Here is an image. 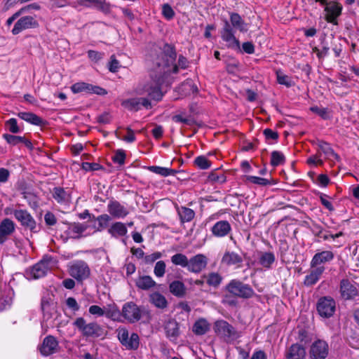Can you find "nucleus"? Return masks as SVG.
Wrapping results in <instances>:
<instances>
[{
    "label": "nucleus",
    "instance_id": "obj_31",
    "mask_svg": "<svg viewBox=\"0 0 359 359\" xmlns=\"http://www.w3.org/2000/svg\"><path fill=\"white\" fill-rule=\"evenodd\" d=\"M165 330L167 337L171 339H176L180 334L179 325L175 320H169L166 323Z\"/></svg>",
    "mask_w": 359,
    "mask_h": 359
},
{
    "label": "nucleus",
    "instance_id": "obj_30",
    "mask_svg": "<svg viewBox=\"0 0 359 359\" xmlns=\"http://www.w3.org/2000/svg\"><path fill=\"white\" fill-rule=\"evenodd\" d=\"M137 287L142 290H149L155 287L157 283L150 276H141L135 280Z\"/></svg>",
    "mask_w": 359,
    "mask_h": 359
},
{
    "label": "nucleus",
    "instance_id": "obj_21",
    "mask_svg": "<svg viewBox=\"0 0 359 359\" xmlns=\"http://www.w3.org/2000/svg\"><path fill=\"white\" fill-rule=\"evenodd\" d=\"M243 257L238 253L233 251H226L221 259V264L226 266H236L240 267L243 263Z\"/></svg>",
    "mask_w": 359,
    "mask_h": 359
},
{
    "label": "nucleus",
    "instance_id": "obj_11",
    "mask_svg": "<svg viewBox=\"0 0 359 359\" xmlns=\"http://www.w3.org/2000/svg\"><path fill=\"white\" fill-rule=\"evenodd\" d=\"M328 353L329 346L325 341L321 339L315 341L309 349L311 359H325Z\"/></svg>",
    "mask_w": 359,
    "mask_h": 359
},
{
    "label": "nucleus",
    "instance_id": "obj_3",
    "mask_svg": "<svg viewBox=\"0 0 359 359\" xmlns=\"http://www.w3.org/2000/svg\"><path fill=\"white\" fill-rule=\"evenodd\" d=\"M225 290L233 297L250 299L255 295L252 287L238 279H232L226 285Z\"/></svg>",
    "mask_w": 359,
    "mask_h": 359
},
{
    "label": "nucleus",
    "instance_id": "obj_40",
    "mask_svg": "<svg viewBox=\"0 0 359 359\" xmlns=\"http://www.w3.org/2000/svg\"><path fill=\"white\" fill-rule=\"evenodd\" d=\"M205 278L207 284L214 287H217L223 280L222 276L217 272H211Z\"/></svg>",
    "mask_w": 359,
    "mask_h": 359
},
{
    "label": "nucleus",
    "instance_id": "obj_61",
    "mask_svg": "<svg viewBox=\"0 0 359 359\" xmlns=\"http://www.w3.org/2000/svg\"><path fill=\"white\" fill-rule=\"evenodd\" d=\"M319 278L310 271L309 274L305 276L304 283L306 286H311L316 284Z\"/></svg>",
    "mask_w": 359,
    "mask_h": 359
},
{
    "label": "nucleus",
    "instance_id": "obj_32",
    "mask_svg": "<svg viewBox=\"0 0 359 359\" xmlns=\"http://www.w3.org/2000/svg\"><path fill=\"white\" fill-rule=\"evenodd\" d=\"M150 303L158 309H163L167 307L168 302L165 297L158 292H152L149 295Z\"/></svg>",
    "mask_w": 359,
    "mask_h": 359
},
{
    "label": "nucleus",
    "instance_id": "obj_59",
    "mask_svg": "<svg viewBox=\"0 0 359 359\" xmlns=\"http://www.w3.org/2000/svg\"><path fill=\"white\" fill-rule=\"evenodd\" d=\"M329 196L325 194H320V201L322 203V205L328 210L333 211L334 210V206L332 205V203L328 200Z\"/></svg>",
    "mask_w": 359,
    "mask_h": 359
},
{
    "label": "nucleus",
    "instance_id": "obj_22",
    "mask_svg": "<svg viewBox=\"0 0 359 359\" xmlns=\"http://www.w3.org/2000/svg\"><path fill=\"white\" fill-rule=\"evenodd\" d=\"M334 255L332 251L324 250L317 252L313 257L310 266L311 267H316L322 266V264L332 262L334 259Z\"/></svg>",
    "mask_w": 359,
    "mask_h": 359
},
{
    "label": "nucleus",
    "instance_id": "obj_8",
    "mask_svg": "<svg viewBox=\"0 0 359 359\" xmlns=\"http://www.w3.org/2000/svg\"><path fill=\"white\" fill-rule=\"evenodd\" d=\"M11 213L22 226L29 229L32 232H37L36 221L27 210L16 209Z\"/></svg>",
    "mask_w": 359,
    "mask_h": 359
},
{
    "label": "nucleus",
    "instance_id": "obj_18",
    "mask_svg": "<svg viewBox=\"0 0 359 359\" xmlns=\"http://www.w3.org/2000/svg\"><path fill=\"white\" fill-rule=\"evenodd\" d=\"M15 229V223L8 218L4 219L0 222V244L4 243L9 236H11Z\"/></svg>",
    "mask_w": 359,
    "mask_h": 359
},
{
    "label": "nucleus",
    "instance_id": "obj_44",
    "mask_svg": "<svg viewBox=\"0 0 359 359\" xmlns=\"http://www.w3.org/2000/svg\"><path fill=\"white\" fill-rule=\"evenodd\" d=\"M41 309L43 312H49L53 306V295L48 293L41 299Z\"/></svg>",
    "mask_w": 359,
    "mask_h": 359
},
{
    "label": "nucleus",
    "instance_id": "obj_12",
    "mask_svg": "<svg viewBox=\"0 0 359 359\" xmlns=\"http://www.w3.org/2000/svg\"><path fill=\"white\" fill-rule=\"evenodd\" d=\"M90 273V268L84 261H77L69 268L70 276L79 281L88 278Z\"/></svg>",
    "mask_w": 359,
    "mask_h": 359
},
{
    "label": "nucleus",
    "instance_id": "obj_37",
    "mask_svg": "<svg viewBox=\"0 0 359 359\" xmlns=\"http://www.w3.org/2000/svg\"><path fill=\"white\" fill-rule=\"evenodd\" d=\"M275 260L276 257L274 254L270 252L261 253L259 259V264L266 269H270Z\"/></svg>",
    "mask_w": 359,
    "mask_h": 359
},
{
    "label": "nucleus",
    "instance_id": "obj_27",
    "mask_svg": "<svg viewBox=\"0 0 359 359\" xmlns=\"http://www.w3.org/2000/svg\"><path fill=\"white\" fill-rule=\"evenodd\" d=\"M87 225L81 223L70 224L66 231L67 236L72 238H79L87 229Z\"/></svg>",
    "mask_w": 359,
    "mask_h": 359
},
{
    "label": "nucleus",
    "instance_id": "obj_57",
    "mask_svg": "<svg viewBox=\"0 0 359 359\" xmlns=\"http://www.w3.org/2000/svg\"><path fill=\"white\" fill-rule=\"evenodd\" d=\"M247 179L251 183L261 185V186H266V185L270 184V182L269 180L262 178V177H259L248 176Z\"/></svg>",
    "mask_w": 359,
    "mask_h": 359
},
{
    "label": "nucleus",
    "instance_id": "obj_58",
    "mask_svg": "<svg viewBox=\"0 0 359 359\" xmlns=\"http://www.w3.org/2000/svg\"><path fill=\"white\" fill-rule=\"evenodd\" d=\"M310 110L320 116L323 119L328 118V112L326 108H320L317 106H313L310 108Z\"/></svg>",
    "mask_w": 359,
    "mask_h": 359
},
{
    "label": "nucleus",
    "instance_id": "obj_53",
    "mask_svg": "<svg viewBox=\"0 0 359 359\" xmlns=\"http://www.w3.org/2000/svg\"><path fill=\"white\" fill-rule=\"evenodd\" d=\"M162 15L165 19L170 20L174 18L175 11L169 4H165L162 6Z\"/></svg>",
    "mask_w": 359,
    "mask_h": 359
},
{
    "label": "nucleus",
    "instance_id": "obj_48",
    "mask_svg": "<svg viewBox=\"0 0 359 359\" xmlns=\"http://www.w3.org/2000/svg\"><path fill=\"white\" fill-rule=\"evenodd\" d=\"M5 126L12 133H18L20 132V128L18 125L17 120L11 118L5 122Z\"/></svg>",
    "mask_w": 359,
    "mask_h": 359
},
{
    "label": "nucleus",
    "instance_id": "obj_16",
    "mask_svg": "<svg viewBox=\"0 0 359 359\" xmlns=\"http://www.w3.org/2000/svg\"><path fill=\"white\" fill-rule=\"evenodd\" d=\"M340 293L343 299L349 300L353 299L358 294L355 283H351L348 279H343L340 282Z\"/></svg>",
    "mask_w": 359,
    "mask_h": 359
},
{
    "label": "nucleus",
    "instance_id": "obj_50",
    "mask_svg": "<svg viewBox=\"0 0 359 359\" xmlns=\"http://www.w3.org/2000/svg\"><path fill=\"white\" fill-rule=\"evenodd\" d=\"M129 332L128 330L125 327H119L117 330V337L122 345H129L126 343V339L128 338Z\"/></svg>",
    "mask_w": 359,
    "mask_h": 359
},
{
    "label": "nucleus",
    "instance_id": "obj_4",
    "mask_svg": "<svg viewBox=\"0 0 359 359\" xmlns=\"http://www.w3.org/2000/svg\"><path fill=\"white\" fill-rule=\"evenodd\" d=\"M214 332L226 343H231L240 337L236 328L224 320H218L214 323Z\"/></svg>",
    "mask_w": 359,
    "mask_h": 359
},
{
    "label": "nucleus",
    "instance_id": "obj_63",
    "mask_svg": "<svg viewBox=\"0 0 359 359\" xmlns=\"http://www.w3.org/2000/svg\"><path fill=\"white\" fill-rule=\"evenodd\" d=\"M307 163L310 165H323V161L321 159L320 155L316 154L308 158Z\"/></svg>",
    "mask_w": 359,
    "mask_h": 359
},
{
    "label": "nucleus",
    "instance_id": "obj_45",
    "mask_svg": "<svg viewBox=\"0 0 359 359\" xmlns=\"http://www.w3.org/2000/svg\"><path fill=\"white\" fill-rule=\"evenodd\" d=\"M95 220L98 222L97 231H101L108 226L109 222L111 220V217L107 214H103L96 217Z\"/></svg>",
    "mask_w": 359,
    "mask_h": 359
},
{
    "label": "nucleus",
    "instance_id": "obj_49",
    "mask_svg": "<svg viewBox=\"0 0 359 359\" xmlns=\"http://www.w3.org/2000/svg\"><path fill=\"white\" fill-rule=\"evenodd\" d=\"M194 164L203 170L208 169L210 166V162L203 156L196 157L194 160Z\"/></svg>",
    "mask_w": 359,
    "mask_h": 359
},
{
    "label": "nucleus",
    "instance_id": "obj_33",
    "mask_svg": "<svg viewBox=\"0 0 359 359\" xmlns=\"http://www.w3.org/2000/svg\"><path fill=\"white\" fill-rule=\"evenodd\" d=\"M18 116L21 119L35 126H41L43 124V120L32 112L21 111L18 114Z\"/></svg>",
    "mask_w": 359,
    "mask_h": 359
},
{
    "label": "nucleus",
    "instance_id": "obj_64",
    "mask_svg": "<svg viewBox=\"0 0 359 359\" xmlns=\"http://www.w3.org/2000/svg\"><path fill=\"white\" fill-rule=\"evenodd\" d=\"M120 312L116 306H112L111 308H108L105 310L104 316L108 318H111L115 319L117 316H118Z\"/></svg>",
    "mask_w": 359,
    "mask_h": 359
},
{
    "label": "nucleus",
    "instance_id": "obj_55",
    "mask_svg": "<svg viewBox=\"0 0 359 359\" xmlns=\"http://www.w3.org/2000/svg\"><path fill=\"white\" fill-rule=\"evenodd\" d=\"M127 135H122L121 133L118 135V138L121 139L122 140L131 143L133 142L135 140V136L134 131L129 127L126 128Z\"/></svg>",
    "mask_w": 359,
    "mask_h": 359
},
{
    "label": "nucleus",
    "instance_id": "obj_25",
    "mask_svg": "<svg viewBox=\"0 0 359 359\" xmlns=\"http://www.w3.org/2000/svg\"><path fill=\"white\" fill-rule=\"evenodd\" d=\"M3 138L11 146L23 144L27 149L30 150L33 149V145L31 141L26 139L25 137L5 133L3 135Z\"/></svg>",
    "mask_w": 359,
    "mask_h": 359
},
{
    "label": "nucleus",
    "instance_id": "obj_52",
    "mask_svg": "<svg viewBox=\"0 0 359 359\" xmlns=\"http://www.w3.org/2000/svg\"><path fill=\"white\" fill-rule=\"evenodd\" d=\"M126 160L125 151L122 149H118L116 151L114 156L112 157V161L114 163L118 165H123Z\"/></svg>",
    "mask_w": 359,
    "mask_h": 359
},
{
    "label": "nucleus",
    "instance_id": "obj_29",
    "mask_svg": "<svg viewBox=\"0 0 359 359\" xmlns=\"http://www.w3.org/2000/svg\"><path fill=\"white\" fill-rule=\"evenodd\" d=\"M210 329V324L203 318L198 319L193 325L192 331L196 335H204Z\"/></svg>",
    "mask_w": 359,
    "mask_h": 359
},
{
    "label": "nucleus",
    "instance_id": "obj_28",
    "mask_svg": "<svg viewBox=\"0 0 359 359\" xmlns=\"http://www.w3.org/2000/svg\"><path fill=\"white\" fill-rule=\"evenodd\" d=\"M318 147L325 154V158L330 161H339V156L336 154L330 145L324 141L318 140L317 142Z\"/></svg>",
    "mask_w": 359,
    "mask_h": 359
},
{
    "label": "nucleus",
    "instance_id": "obj_17",
    "mask_svg": "<svg viewBox=\"0 0 359 359\" xmlns=\"http://www.w3.org/2000/svg\"><path fill=\"white\" fill-rule=\"evenodd\" d=\"M122 106L130 111H138L141 109V106L147 109H150L151 104L150 102L144 97L131 98L125 100L121 103Z\"/></svg>",
    "mask_w": 359,
    "mask_h": 359
},
{
    "label": "nucleus",
    "instance_id": "obj_38",
    "mask_svg": "<svg viewBox=\"0 0 359 359\" xmlns=\"http://www.w3.org/2000/svg\"><path fill=\"white\" fill-rule=\"evenodd\" d=\"M177 212L182 222H189L193 219L195 216L194 211L187 207H181L177 209Z\"/></svg>",
    "mask_w": 359,
    "mask_h": 359
},
{
    "label": "nucleus",
    "instance_id": "obj_43",
    "mask_svg": "<svg viewBox=\"0 0 359 359\" xmlns=\"http://www.w3.org/2000/svg\"><path fill=\"white\" fill-rule=\"evenodd\" d=\"M285 158L283 154L278 151H273L271 153V165L276 167L285 163Z\"/></svg>",
    "mask_w": 359,
    "mask_h": 359
},
{
    "label": "nucleus",
    "instance_id": "obj_26",
    "mask_svg": "<svg viewBox=\"0 0 359 359\" xmlns=\"http://www.w3.org/2000/svg\"><path fill=\"white\" fill-rule=\"evenodd\" d=\"M286 359H305L306 350L299 344H292L285 353Z\"/></svg>",
    "mask_w": 359,
    "mask_h": 359
},
{
    "label": "nucleus",
    "instance_id": "obj_2",
    "mask_svg": "<svg viewBox=\"0 0 359 359\" xmlns=\"http://www.w3.org/2000/svg\"><path fill=\"white\" fill-rule=\"evenodd\" d=\"M234 29H238L241 32H246L248 31L247 24L241 15L236 13L230 15V21H224V27L220 31V34L228 48L238 49L240 48V42L235 36Z\"/></svg>",
    "mask_w": 359,
    "mask_h": 359
},
{
    "label": "nucleus",
    "instance_id": "obj_9",
    "mask_svg": "<svg viewBox=\"0 0 359 359\" xmlns=\"http://www.w3.org/2000/svg\"><path fill=\"white\" fill-rule=\"evenodd\" d=\"M122 316L130 323L139 321L142 318V311L134 302L126 303L121 310Z\"/></svg>",
    "mask_w": 359,
    "mask_h": 359
},
{
    "label": "nucleus",
    "instance_id": "obj_5",
    "mask_svg": "<svg viewBox=\"0 0 359 359\" xmlns=\"http://www.w3.org/2000/svg\"><path fill=\"white\" fill-rule=\"evenodd\" d=\"M73 325L79 329L82 335L86 337H98L101 336L102 330L96 323H86L82 317L77 318Z\"/></svg>",
    "mask_w": 359,
    "mask_h": 359
},
{
    "label": "nucleus",
    "instance_id": "obj_62",
    "mask_svg": "<svg viewBox=\"0 0 359 359\" xmlns=\"http://www.w3.org/2000/svg\"><path fill=\"white\" fill-rule=\"evenodd\" d=\"M89 313L97 316H103L105 314V310L97 305H92L89 307Z\"/></svg>",
    "mask_w": 359,
    "mask_h": 359
},
{
    "label": "nucleus",
    "instance_id": "obj_39",
    "mask_svg": "<svg viewBox=\"0 0 359 359\" xmlns=\"http://www.w3.org/2000/svg\"><path fill=\"white\" fill-rule=\"evenodd\" d=\"M148 170L154 173L163 177L175 175L177 173V170H175L156 165L149 166Z\"/></svg>",
    "mask_w": 359,
    "mask_h": 359
},
{
    "label": "nucleus",
    "instance_id": "obj_56",
    "mask_svg": "<svg viewBox=\"0 0 359 359\" xmlns=\"http://www.w3.org/2000/svg\"><path fill=\"white\" fill-rule=\"evenodd\" d=\"M81 168L86 171H95L103 169V167L97 163L84 162L81 164Z\"/></svg>",
    "mask_w": 359,
    "mask_h": 359
},
{
    "label": "nucleus",
    "instance_id": "obj_20",
    "mask_svg": "<svg viewBox=\"0 0 359 359\" xmlns=\"http://www.w3.org/2000/svg\"><path fill=\"white\" fill-rule=\"evenodd\" d=\"M57 347V341L54 337L50 335L45 337L39 349L43 355L48 356L55 353Z\"/></svg>",
    "mask_w": 359,
    "mask_h": 359
},
{
    "label": "nucleus",
    "instance_id": "obj_23",
    "mask_svg": "<svg viewBox=\"0 0 359 359\" xmlns=\"http://www.w3.org/2000/svg\"><path fill=\"white\" fill-rule=\"evenodd\" d=\"M231 231V226L226 220H220L216 222L211 228L213 236L222 238L227 236Z\"/></svg>",
    "mask_w": 359,
    "mask_h": 359
},
{
    "label": "nucleus",
    "instance_id": "obj_42",
    "mask_svg": "<svg viewBox=\"0 0 359 359\" xmlns=\"http://www.w3.org/2000/svg\"><path fill=\"white\" fill-rule=\"evenodd\" d=\"M126 343H128L129 345H123L126 349L137 350L140 344V338L138 334L136 333H132L126 339Z\"/></svg>",
    "mask_w": 359,
    "mask_h": 359
},
{
    "label": "nucleus",
    "instance_id": "obj_46",
    "mask_svg": "<svg viewBox=\"0 0 359 359\" xmlns=\"http://www.w3.org/2000/svg\"><path fill=\"white\" fill-rule=\"evenodd\" d=\"M166 264L164 261H158L154 269V273L157 278H162L165 273Z\"/></svg>",
    "mask_w": 359,
    "mask_h": 359
},
{
    "label": "nucleus",
    "instance_id": "obj_51",
    "mask_svg": "<svg viewBox=\"0 0 359 359\" xmlns=\"http://www.w3.org/2000/svg\"><path fill=\"white\" fill-rule=\"evenodd\" d=\"M30 6H25L21 8L20 10L16 11L14 14H13L12 16H11L7 20H6V25L11 26L12 23L20 15L22 14L27 13L29 10Z\"/></svg>",
    "mask_w": 359,
    "mask_h": 359
},
{
    "label": "nucleus",
    "instance_id": "obj_24",
    "mask_svg": "<svg viewBox=\"0 0 359 359\" xmlns=\"http://www.w3.org/2000/svg\"><path fill=\"white\" fill-rule=\"evenodd\" d=\"M74 4L75 6L92 8L103 12L109 11V5L101 0H77Z\"/></svg>",
    "mask_w": 359,
    "mask_h": 359
},
{
    "label": "nucleus",
    "instance_id": "obj_60",
    "mask_svg": "<svg viewBox=\"0 0 359 359\" xmlns=\"http://www.w3.org/2000/svg\"><path fill=\"white\" fill-rule=\"evenodd\" d=\"M66 304L74 312L78 311L80 309L79 304L74 297H68L66 300Z\"/></svg>",
    "mask_w": 359,
    "mask_h": 359
},
{
    "label": "nucleus",
    "instance_id": "obj_13",
    "mask_svg": "<svg viewBox=\"0 0 359 359\" xmlns=\"http://www.w3.org/2000/svg\"><path fill=\"white\" fill-rule=\"evenodd\" d=\"M38 26L39 23L34 16L26 15L21 17L15 22L11 32L13 35H17L23 30L36 28Z\"/></svg>",
    "mask_w": 359,
    "mask_h": 359
},
{
    "label": "nucleus",
    "instance_id": "obj_6",
    "mask_svg": "<svg viewBox=\"0 0 359 359\" xmlns=\"http://www.w3.org/2000/svg\"><path fill=\"white\" fill-rule=\"evenodd\" d=\"M316 309L322 318H329L335 313L336 302L331 297H320L318 301Z\"/></svg>",
    "mask_w": 359,
    "mask_h": 359
},
{
    "label": "nucleus",
    "instance_id": "obj_34",
    "mask_svg": "<svg viewBox=\"0 0 359 359\" xmlns=\"http://www.w3.org/2000/svg\"><path fill=\"white\" fill-rule=\"evenodd\" d=\"M53 197L60 204H67L70 201L69 194L61 187L53 189Z\"/></svg>",
    "mask_w": 359,
    "mask_h": 359
},
{
    "label": "nucleus",
    "instance_id": "obj_54",
    "mask_svg": "<svg viewBox=\"0 0 359 359\" xmlns=\"http://www.w3.org/2000/svg\"><path fill=\"white\" fill-rule=\"evenodd\" d=\"M163 256L161 252H155L152 254L145 255L143 262L146 264H151Z\"/></svg>",
    "mask_w": 359,
    "mask_h": 359
},
{
    "label": "nucleus",
    "instance_id": "obj_47",
    "mask_svg": "<svg viewBox=\"0 0 359 359\" xmlns=\"http://www.w3.org/2000/svg\"><path fill=\"white\" fill-rule=\"evenodd\" d=\"M277 81L279 84L284 85L286 87H291L293 85V82L290 76L283 74L278 71L276 72Z\"/></svg>",
    "mask_w": 359,
    "mask_h": 359
},
{
    "label": "nucleus",
    "instance_id": "obj_7",
    "mask_svg": "<svg viewBox=\"0 0 359 359\" xmlns=\"http://www.w3.org/2000/svg\"><path fill=\"white\" fill-rule=\"evenodd\" d=\"M324 11L325 13V20L334 25H338V18L341 15L343 6L339 1H330L329 4H324Z\"/></svg>",
    "mask_w": 359,
    "mask_h": 359
},
{
    "label": "nucleus",
    "instance_id": "obj_19",
    "mask_svg": "<svg viewBox=\"0 0 359 359\" xmlns=\"http://www.w3.org/2000/svg\"><path fill=\"white\" fill-rule=\"evenodd\" d=\"M107 210L114 218H123L129 213L128 209L117 201H110L107 205Z\"/></svg>",
    "mask_w": 359,
    "mask_h": 359
},
{
    "label": "nucleus",
    "instance_id": "obj_14",
    "mask_svg": "<svg viewBox=\"0 0 359 359\" xmlns=\"http://www.w3.org/2000/svg\"><path fill=\"white\" fill-rule=\"evenodd\" d=\"M208 259L203 254H198L188 260L187 269L191 273H199L207 266Z\"/></svg>",
    "mask_w": 359,
    "mask_h": 359
},
{
    "label": "nucleus",
    "instance_id": "obj_1",
    "mask_svg": "<svg viewBox=\"0 0 359 359\" xmlns=\"http://www.w3.org/2000/svg\"><path fill=\"white\" fill-rule=\"evenodd\" d=\"M177 53L175 48L169 44L163 46L161 57L158 58L156 65L158 70L151 74V80L145 83L142 89L139 90L141 94L147 93L151 98L160 100L163 96L161 86L164 82L166 74L177 73L178 68L186 69L188 61L186 57L180 55L177 65L175 64Z\"/></svg>",
    "mask_w": 359,
    "mask_h": 359
},
{
    "label": "nucleus",
    "instance_id": "obj_41",
    "mask_svg": "<svg viewBox=\"0 0 359 359\" xmlns=\"http://www.w3.org/2000/svg\"><path fill=\"white\" fill-rule=\"evenodd\" d=\"M171 262L176 266L186 268L188 265V257L182 253H177L172 255L170 258Z\"/></svg>",
    "mask_w": 359,
    "mask_h": 359
},
{
    "label": "nucleus",
    "instance_id": "obj_36",
    "mask_svg": "<svg viewBox=\"0 0 359 359\" xmlns=\"http://www.w3.org/2000/svg\"><path fill=\"white\" fill-rule=\"evenodd\" d=\"M170 292L176 297H182L185 294L184 284L180 280H175L170 284Z\"/></svg>",
    "mask_w": 359,
    "mask_h": 359
},
{
    "label": "nucleus",
    "instance_id": "obj_35",
    "mask_svg": "<svg viewBox=\"0 0 359 359\" xmlns=\"http://www.w3.org/2000/svg\"><path fill=\"white\" fill-rule=\"evenodd\" d=\"M128 232L126 225L120 222H116L108 229V233L114 237L123 236Z\"/></svg>",
    "mask_w": 359,
    "mask_h": 359
},
{
    "label": "nucleus",
    "instance_id": "obj_10",
    "mask_svg": "<svg viewBox=\"0 0 359 359\" xmlns=\"http://www.w3.org/2000/svg\"><path fill=\"white\" fill-rule=\"evenodd\" d=\"M50 259L43 258L27 271L29 278L38 279L46 275L50 269Z\"/></svg>",
    "mask_w": 359,
    "mask_h": 359
},
{
    "label": "nucleus",
    "instance_id": "obj_15",
    "mask_svg": "<svg viewBox=\"0 0 359 359\" xmlns=\"http://www.w3.org/2000/svg\"><path fill=\"white\" fill-rule=\"evenodd\" d=\"M71 90L74 93L85 92L87 93H93L100 95H106L107 93L105 89L98 86H93L85 82H78L73 84L71 86Z\"/></svg>",
    "mask_w": 359,
    "mask_h": 359
}]
</instances>
